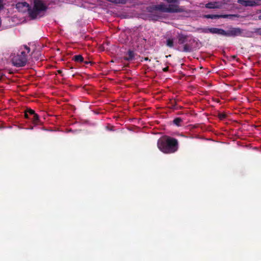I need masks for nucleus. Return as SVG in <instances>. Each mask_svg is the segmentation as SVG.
Here are the masks:
<instances>
[{"label":"nucleus","instance_id":"4","mask_svg":"<svg viewBox=\"0 0 261 261\" xmlns=\"http://www.w3.org/2000/svg\"><path fill=\"white\" fill-rule=\"evenodd\" d=\"M238 3L245 7L261 5V0H238Z\"/></svg>","mask_w":261,"mask_h":261},{"label":"nucleus","instance_id":"2","mask_svg":"<svg viewBox=\"0 0 261 261\" xmlns=\"http://www.w3.org/2000/svg\"><path fill=\"white\" fill-rule=\"evenodd\" d=\"M47 9V6L43 3L42 0H34L33 8H31L29 16L32 19L37 18V16L41 12H44Z\"/></svg>","mask_w":261,"mask_h":261},{"label":"nucleus","instance_id":"7","mask_svg":"<svg viewBox=\"0 0 261 261\" xmlns=\"http://www.w3.org/2000/svg\"><path fill=\"white\" fill-rule=\"evenodd\" d=\"M16 8L19 12H25L28 11L29 13L31 9V7L27 2L18 3L16 5Z\"/></svg>","mask_w":261,"mask_h":261},{"label":"nucleus","instance_id":"34","mask_svg":"<svg viewBox=\"0 0 261 261\" xmlns=\"http://www.w3.org/2000/svg\"><path fill=\"white\" fill-rule=\"evenodd\" d=\"M218 114L221 115V114H224L223 113H219Z\"/></svg>","mask_w":261,"mask_h":261},{"label":"nucleus","instance_id":"15","mask_svg":"<svg viewBox=\"0 0 261 261\" xmlns=\"http://www.w3.org/2000/svg\"><path fill=\"white\" fill-rule=\"evenodd\" d=\"M108 2L110 3L115 4L116 5L118 4H126L127 1V0H107Z\"/></svg>","mask_w":261,"mask_h":261},{"label":"nucleus","instance_id":"24","mask_svg":"<svg viewBox=\"0 0 261 261\" xmlns=\"http://www.w3.org/2000/svg\"><path fill=\"white\" fill-rule=\"evenodd\" d=\"M24 48L27 50L28 53H29L30 51V48L29 47H28L27 45H24Z\"/></svg>","mask_w":261,"mask_h":261},{"label":"nucleus","instance_id":"16","mask_svg":"<svg viewBox=\"0 0 261 261\" xmlns=\"http://www.w3.org/2000/svg\"><path fill=\"white\" fill-rule=\"evenodd\" d=\"M217 4V2H210L208 3L205 5V7L208 9H215V8H218V7L216 6V4Z\"/></svg>","mask_w":261,"mask_h":261},{"label":"nucleus","instance_id":"8","mask_svg":"<svg viewBox=\"0 0 261 261\" xmlns=\"http://www.w3.org/2000/svg\"><path fill=\"white\" fill-rule=\"evenodd\" d=\"M167 7L164 4H161L156 5H152L149 7V11L153 12L159 11L161 12L167 13Z\"/></svg>","mask_w":261,"mask_h":261},{"label":"nucleus","instance_id":"32","mask_svg":"<svg viewBox=\"0 0 261 261\" xmlns=\"http://www.w3.org/2000/svg\"><path fill=\"white\" fill-rule=\"evenodd\" d=\"M176 114L179 115V114H183L182 113H177Z\"/></svg>","mask_w":261,"mask_h":261},{"label":"nucleus","instance_id":"28","mask_svg":"<svg viewBox=\"0 0 261 261\" xmlns=\"http://www.w3.org/2000/svg\"><path fill=\"white\" fill-rule=\"evenodd\" d=\"M29 116H30V115H24L25 118L27 119H29L30 118Z\"/></svg>","mask_w":261,"mask_h":261},{"label":"nucleus","instance_id":"22","mask_svg":"<svg viewBox=\"0 0 261 261\" xmlns=\"http://www.w3.org/2000/svg\"><path fill=\"white\" fill-rule=\"evenodd\" d=\"M4 8V0H0V10H3Z\"/></svg>","mask_w":261,"mask_h":261},{"label":"nucleus","instance_id":"29","mask_svg":"<svg viewBox=\"0 0 261 261\" xmlns=\"http://www.w3.org/2000/svg\"><path fill=\"white\" fill-rule=\"evenodd\" d=\"M144 60L148 61V60H149V59L148 57H145V58H144Z\"/></svg>","mask_w":261,"mask_h":261},{"label":"nucleus","instance_id":"19","mask_svg":"<svg viewBox=\"0 0 261 261\" xmlns=\"http://www.w3.org/2000/svg\"><path fill=\"white\" fill-rule=\"evenodd\" d=\"M32 55L34 56L33 58H34L36 60H38L39 59V57L41 56V54L39 51L35 52L33 51L32 53Z\"/></svg>","mask_w":261,"mask_h":261},{"label":"nucleus","instance_id":"10","mask_svg":"<svg viewBox=\"0 0 261 261\" xmlns=\"http://www.w3.org/2000/svg\"><path fill=\"white\" fill-rule=\"evenodd\" d=\"M208 31L213 34H217L222 35H224L225 34V31L222 29H218L215 28H209L208 29Z\"/></svg>","mask_w":261,"mask_h":261},{"label":"nucleus","instance_id":"21","mask_svg":"<svg viewBox=\"0 0 261 261\" xmlns=\"http://www.w3.org/2000/svg\"><path fill=\"white\" fill-rule=\"evenodd\" d=\"M39 120V115H33V121L34 123L37 124Z\"/></svg>","mask_w":261,"mask_h":261},{"label":"nucleus","instance_id":"5","mask_svg":"<svg viewBox=\"0 0 261 261\" xmlns=\"http://www.w3.org/2000/svg\"><path fill=\"white\" fill-rule=\"evenodd\" d=\"M243 33L242 30L240 28H230L229 30L225 31L224 36L235 37L241 35Z\"/></svg>","mask_w":261,"mask_h":261},{"label":"nucleus","instance_id":"20","mask_svg":"<svg viewBox=\"0 0 261 261\" xmlns=\"http://www.w3.org/2000/svg\"><path fill=\"white\" fill-rule=\"evenodd\" d=\"M167 45L170 47H173L174 45L173 39H168V40H167Z\"/></svg>","mask_w":261,"mask_h":261},{"label":"nucleus","instance_id":"3","mask_svg":"<svg viewBox=\"0 0 261 261\" xmlns=\"http://www.w3.org/2000/svg\"><path fill=\"white\" fill-rule=\"evenodd\" d=\"M13 65L17 67L24 66L27 62V55L25 51L21 52V54L14 56L12 59Z\"/></svg>","mask_w":261,"mask_h":261},{"label":"nucleus","instance_id":"12","mask_svg":"<svg viewBox=\"0 0 261 261\" xmlns=\"http://www.w3.org/2000/svg\"><path fill=\"white\" fill-rule=\"evenodd\" d=\"M173 124L175 125L176 126L179 127V126H184V123L182 119H181L180 117H177L175 118L173 120Z\"/></svg>","mask_w":261,"mask_h":261},{"label":"nucleus","instance_id":"25","mask_svg":"<svg viewBox=\"0 0 261 261\" xmlns=\"http://www.w3.org/2000/svg\"><path fill=\"white\" fill-rule=\"evenodd\" d=\"M169 70V67H165L163 69V71H164V72H167Z\"/></svg>","mask_w":261,"mask_h":261},{"label":"nucleus","instance_id":"23","mask_svg":"<svg viewBox=\"0 0 261 261\" xmlns=\"http://www.w3.org/2000/svg\"><path fill=\"white\" fill-rule=\"evenodd\" d=\"M219 116V118L220 119V120H223L225 118H226V117L227 116V115H218Z\"/></svg>","mask_w":261,"mask_h":261},{"label":"nucleus","instance_id":"6","mask_svg":"<svg viewBox=\"0 0 261 261\" xmlns=\"http://www.w3.org/2000/svg\"><path fill=\"white\" fill-rule=\"evenodd\" d=\"M184 11V8L176 4H169L167 8V13H181Z\"/></svg>","mask_w":261,"mask_h":261},{"label":"nucleus","instance_id":"27","mask_svg":"<svg viewBox=\"0 0 261 261\" xmlns=\"http://www.w3.org/2000/svg\"><path fill=\"white\" fill-rule=\"evenodd\" d=\"M236 57H236V56H235V55H233V56H231V58L232 59H236Z\"/></svg>","mask_w":261,"mask_h":261},{"label":"nucleus","instance_id":"26","mask_svg":"<svg viewBox=\"0 0 261 261\" xmlns=\"http://www.w3.org/2000/svg\"><path fill=\"white\" fill-rule=\"evenodd\" d=\"M84 63H85V64H89V63H91V62H90V61H85V62H84Z\"/></svg>","mask_w":261,"mask_h":261},{"label":"nucleus","instance_id":"31","mask_svg":"<svg viewBox=\"0 0 261 261\" xmlns=\"http://www.w3.org/2000/svg\"><path fill=\"white\" fill-rule=\"evenodd\" d=\"M258 18L259 20H261V15L258 16Z\"/></svg>","mask_w":261,"mask_h":261},{"label":"nucleus","instance_id":"9","mask_svg":"<svg viewBox=\"0 0 261 261\" xmlns=\"http://www.w3.org/2000/svg\"><path fill=\"white\" fill-rule=\"evenodd\" d=\"M234 15L225 14V15H217V14H207L204 16V18H211V19H218L220 18H230L234 16Z\"/></svg>","mask_w":261,"mask_h":261},{"label":"nucleus","instance_id":"17","mask_svg":"<svg viewBox=\"0 0 261 261\" xmlns=\"http://www.w3.org/2000/svg\"><path fill=\"white\" fill-rule=\"evenodd\" d=\"M183 51L185 52H191L193 51V48L190 45L187 43L184 45Z\"/></svg>","mask_w":261,"mask_h":261},{"label":"nucleus","instance_id":"18","mask_svg":"<svg viewBox=\"0 0 261 261\" xmlns=\"http://www.w3.org/2000/svg\"><path fill=\"white\" fill-rule=\"evenodd\" d=\"M73 60L76 62H84V58L82 55H79L74 56L73 57Z\"/></svg>","mask_w":261,"mask_h":261},{"label":"nucleus","instance_id":"33","mask_svg":"<svg viewBox=\"0 0 261 261\" xmlns=\"http://www.w3.org/2000/svg\"><path fill=\"white\" fill-rule=\"evenodd\" d=\"M114 118H115V119H117L118 117H116V116H114Z\"/></svg>","mask_w":261,"mask_h":261},{"label":"nucleus","instance_id":"30","mask_svg":"<svg viewBox=\"0 0 261 261\" xmlns=\"http://www.w3.org/2000/svg\"><path fill=\"white\" fill-rule=\"evenodd\" d=\"M58 72L59 73H62V71H61V70H58Z\"/></svg>","mask_w":261,"mask_h":261},{"label":"nucleus","instance_id":"1","mask_svg":"<svg viewBox=\"0 0 261 261\" xmlns=\"http://www.w3.org/2000/svg\"><path fill=\"white\" fill-rule=\"evenodd\" d=\"M158 147L165 153H173L178 148V142L176 139L168 137L166 139H159Z\"/></svg>","mask_w":261,"mask_h":261},{"label":"nucleus","instance_id":"14","mask_svg":"<svg viewBox=\"0 0 261 261\" xmlns=\"http://www.w3.org/2000/svg\"><path fill=\"white\" fill-rule=\"evenodd\" d=\"M127 56L124 57V59L126 61L132 60L135 56V53L133 51L129 50L127 54Z\"/></svg>","mask_w":261,"mask_h":261},{"label":"nucleus","instance_id":"11","mask_svg":"<svg viewBox=\"0 0 261 261\" xmlns=\"http://www.w3.org/2000/svg\"><path fill=\"white\" fill-rule=\"evenodd\" d=\"M188 37V35L183 34L182 33L178 34L177 39H178V43L179 44H184L187 40Z\"/></svg>","mask_w":261,"mask_h":261},{"label":"nucleus","instance_id":"13","mask_svg":"<svg viewBox=\"0 0 261 261\" xmlns=\"http://www.w3.org/2000/svg\"><path fill=\"white\" fill-rule=\"evenodd\" d=\"M21 113H24V114H28V113H29V114H37L35 112L29 108L27 107H23L21 109V111L20 112Z\"/></svg>","mask_w":261,"mask_h":261}]
</instances>
